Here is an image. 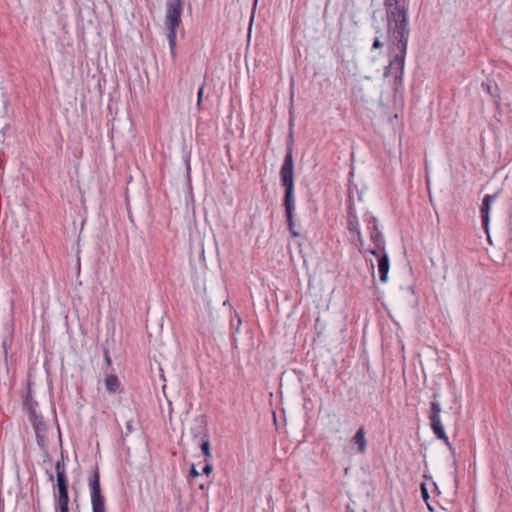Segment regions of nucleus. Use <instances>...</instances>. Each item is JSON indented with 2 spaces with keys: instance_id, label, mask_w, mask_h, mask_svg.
Instances as JSON below:
<instances>
[{
  "instance_id": "nucleus-1",
  "label": "nucleus",
  "mask_w": 512,
  "mask_h": 512,
  "mask_svg": "<svg viewBox=\"0 0 512 512\" xmlns=\"http://www.w3.org/2000/svg\"><path fill=\"white\" fill-rule=\"evenodd\" d=\"M407 10L396 5L388 14L389 64H404L407 47Z\"/></svg>"
},
{
  "instance_id": "nucleus-2",
  "label": "nucleus",
  "mask_w": 512,
  "mask_h": 512,
  "mask_svg": "<svg viewBox=\"0 0 512 512\" xmlns=\"http://www.w3.org/2000/svg\"><path fill=\"white\" fill-rule=\"evenodd\" d=\"M280 177L282 185L285 188L284 206L288 228L293 237H298L300 234L295 230L293 221V212L295 209L294 164L292 154L290 152L285 156L283 165L280 170Z\"/></svg>"
},
{
  "instance_id": "nucleus-3",
  "label": "nucleus",
  "mask_w": 512,
  "mask_h": 512,
  "mask_svg": "<svg viewBox=\"0 0 512 512\" xmlns=\"http://www.w3.org/2000/svg\"><path fill=\"white\" fill-rule=\"evenodd\" d=\"M183 11L182 0H167L165 25L168 29V41L171 48L175 45L176 29L181 23V14Z\"/></svg>"
},
{
  "instance_id": "nucleus-4",
  "label": "nucleus",
  "mask_w": 512,
  "mask_h": 512,
  "mask_svg": "<svg viewBox=\"0 0 512 512\" xmlns=\"http://www.w3.org/2000/svg\"><path fill=\"white\" fill-rule=\"evenodd\" d=\"M55 470L58 490V497L55 500L56 509L60 512H69L68 478L66 466L62 460L56 462Z\"/></svg>"
},
{
  "instance_id": "nucleus-5",
  "label": "nucleus",
  "mask_w": 512,
  "mask_h": 512,
  "mask_svg": "<svg viewBox=\"0 0 512 512\" xmlns=\"http://www.w3.org/2000/svg\"><path fill=\"white\" fill-rule=\"evenodd\" d=\"M437 394L435 393L434 394V399L437 398ZM442 409H441V405L439 403V401L437 400H434L431 402L430 404V411H429V420H430V426H431V429L433 431V433L435 434V436L440 439V440H443L444 443L448 446L449 449L452 448L450 442H449V439L445 433V430H444V427H443V424H442V421H441V417H440V413H441Z\"/></svg>"
},
{
  "instance_id": "nucleus-6",
  "label": "nucleus",
  "mask_w": 512,
  "mask_h": 512,
  "mask_svg": "<svg viewBox=\"0 0 512 512\" xmlns=\"http://www.w3.org/2000/svg\"><path fill=\"white\" fill-rule=\"evenodd\" d=\"M364 221L369 230L370 240L374 244V247L369 252L374 256H378L381 252L385 251V239L378 228V220L372 214L367 213Z\"/></svg>"
},
{
  "instance_id": "nucleus-7",
  "label": "nucleus",
  "mask_w": 512,
  "mask_h": 512,
  "mask_svg": "<svg viewBox=\"0 0 512 512\" xmlns=\"http://www.w3.org/2000/svg\"><path fill=\"white\" fill-rule=\"evenodd\" d=\"M89 489L92 512H107L105 506V497L101 492L100 475L96 470L92 473L89 479Z\"/></svg>"
},
{
  "instance_id": "nucleus-8",
  "label": "nucleus",
  "mask_w": 512,
  "mask_h": 512,
  "mask_svg": "<svg viewBox=\"0 0 512 512\" xmlns=\"http://www.w3.org/2000/svg\"><path fill=\"white\" fill-rule=\"evenodd\" d=\"M347 230L349 233V241L362 252L364 240L360 230L358 217L354 208L350 207L347 212Z\"/></svg>"
},
{
  "instance_id": "nucleus-9",
  "label": "nucleus",
  "mask_w": 512,
  "mask_h": 512,
  "mask_svg": "<svg viewBox=\"0 0 512 512\" xmlns=\"http://www.w3.org/2000/svg\"><path fill=\"white\" fill-rule=\"evenodd\" d=\"M496 198V195H486L482 201V206L480 209L481 212V219H482V226L485 229L486 233L489 232V212H490V206L492 201Z\"/></svg>"
},
{
  "instance_id": "nucleus-10",
  "label": "nucleus",
  "mask_w": 512,
  "mask_h": 512,
  "mask_svg": "<svg viewBox=\"0 0 512 512\" xmlns=\"http://www.w3.org/2000/svg\"><path fill=\"white\" fill-rule=\"evenodd\" d=\"M378 271L380 281L385 283L388 280V272H389V257L387 253L381 252L378 256Z\"/></svg>"
},
{
  "instance_id": "nucleus-11",
  "label": "nucleus",
  "mask_w": 512,
  "mask_h": 512,
  "mask_svg": "<svg viewBox=\"0 0 512 512\" xmlns=\"http://www.w3.org/2000/svg\"><path fill=\"white\" fill-rule=\"evenodd\" d=\"M104 383H105V388L106 390L110 393V394H115L117 393L118 391H120V381L118 379V377L114 374H111V375H107L105 380H104Z\"/></svg>"
},
{
  "instance_id": "nucleus-12",
  "label": "nucleus",
  "mask_w": 512,
  "mask_h": 512,
  "mask_svg": "<svg viewBox=\"0 0 512 512\" xmlns=\"http://www.w3.org/2000/svg\"><path fill=\"white\" fill-rule=\"evenodd\" d=\"M352 442L358 447V451L360 453H364L366 451L365 429L363 427H360L357 430L352 438Z\"/></svg>"
},
{
  "instance_id": "nucleus-13",
  "label": "nucleus",
  "mask_w": 512,
  "mask_h": 512,
  "mask_svg": "<svg viewBox=\"0 0 512 512\" xmlns=\"http://www.w3.org/2000/svg\"><path fill=\"white\" fill-rule=\"evenodd\" d=\"M31 417H32V425H33V429H34L35 434L46 433L47 432V426H46L43 418L40 417V416L35 415L34 411L31 412Z\"/></svg>"
},
{
  "instance_id": "nucleus-14",
  "label": "nucleus",
  "mask_w": 512,
  "mask_h": 512,
  "mask_svg": "<svg viewBox=\"0 0 512 512\" xmlns=\"http://www.w3.org/2000/svg\"><path fill=\"white\" fill-rule=\"evenodd\" d=\"M191 434L194 437H199L203 435L204 439L207 437L206 435V426L203 421H200L195 427L191 428Z\"/></svg>"
},
{
  "instance_id": "nucleus-15",
  "label": "nucleus",
  "mask_w": 512,
  "mask_h": 512,
  "mask_svg": "<svg viewBox=\"0 0 512 512\" xmlns=\"http://www.w3.org/2000/svg\"><path fill=\"white\" fill-rule=\"evenodd\" d=\"M201 450L205 456V460L207 461L208 459L211 458V452H210V442H209V439L208 437H206L202 443H201Z\"/></svg>"
},
{
  "instance_id": "nucleus-16",
  "label": "nucleus",
  "mask_w": 512,
  "mask_h": 512,
  "mask_svg": "<svg viewBox=\"0 0 512 512\" xmlns=\"http://www.w3.org/2000/svg\"><path fill=\"white\" fill-rule=\"evenodd\" d=\"M38 445L44 449L47 445V432L41 434H35Z\"/></svg>"
},
{
  "instance_id": "nucleus-17",
  "label": "nucleus",
  "mask_w": 512,
  "mask_h": 512,
  "mask_svg": "<svg viewBox=\"0 0 512 512\" xmlns=\"http://www.w3.org/2000/svg\"><path fill=\"white\" fill-rule=\"evenodd\" d=\"M255 13H256V0H253L252 8H251V19H250V24H249V29H248V39L249 40L251 39L252 25H253Z\"/></svg>"
},
{
  "instance_id": "nucleus-18",
  "label": "nucleus",
  "mask_w": 512,
  "mask_h": 512,
  "mask_svg": "<svg viewBox=\"0 0 512 512\" xmlns=\"http://www.w3.org/2000/svg\"><path fill=\"white\" fill-rule=\"evenodd\" d=\"M126 433L130 434L134 431V421L133 419H129L125 423Z\"/></svg>"
},
{
  "instance_id": "nucleus-19",
  "label": "nucleus",
  "mask_w": 512,
  "mask_h": 512,
  "mask_svg": "<svg viewBox=\"0 0 512 512\" xmlns=\"http://www.w3.org/2000/svg\"><path fill=\"white\" fill-rule=\"evenodd\" d=\"M203 92H204V85L200 86L198 93H197V106L198 107H200V105H201Z\"/></svg>"
},
{
  "instance_id": "nucleus-20",
  "label": "nucleus",
  "mask_w": 512,
  "mask_h": 512,
  "mask_svg": "<svg viewBox=\"0 0 512 512\" xmlns=\"http://www.w3.org/2000/svg\"><path fill=\"white\" fill-rule=\"evenodd\" d=\"M240 325H241L240 317L236 316V323H234V319H231V327L235 326L236 331L239 330Z\"/></svg>"
},
{
  "instance_id": "nucleus-21",
  "label": "nucleus",
  "mask_w": 512,
  "mask_h": 512,
  "mask_svg": "<svg viewBox=\"0 0 512 512\" xmlns=\"http://www.w3.org/2000/svg\"><path fill=\"white\" fill-rule=\"evenodd\" d=\"M189 475L191 477H198L200 475L194 464H192L190 467Z\"/></svg>"
},
{
  "instance_id": "nucleus-22",
  "label": "nucleus",
  "mask_w": 512,
  "mask_h": 512,
  "mask_svg": "<svg viewBox=\"0 0 512 512\" xmlns=\"http://www.w3.org/2000/svg\"><path fill=\"white\" fill-rule=\"evenodd\" d=\"M213 470V466L210 463H206V465L203 467V473L206 475H209Z\"/></svg>"
},
{
  "instance_id": "nucleus-23",
  "label": "nucleus",
  "mask_w": 512,
  "mask_h": 512,
  "mask_svg": "<svg viewBox=\"0 0 512 512\" xmlns=\"http://www.w3.org/2000/svg\"><path fill=\"white\" fill-rule=\"evenodd\" d=\"M381 46H382V42H381L378 38H376V39L374 40V42H373V48H374V49H378V48H380Z\"/></svg>"
},
{
  "instance_id": "nucleus-24",
  "label": "nucleus",
  "mask_w": 512,
  "mask_h": 512,
  "mask_svg": "<svg viewBox=\"0 0 512 512\" xmlns=\"http://www.w3.org/2000/svg\"><path fill=\"white\" fill-rule=\"evenodd\" d=\"M421 491H422L423 498L425 500H427L429 498V495H428L427 489L425 488L424 485L421 486Z\"/></svg>"
},
{
  "instance_id": "nucleus-25",
  "label": "nucleus",
  "mask_w": 512,
  "mask_h": 512,
  "mask_svg": "<svg viewBox=\"0 0 512 512\" xmlns=\"http://www.w3.org/2000/svg\"><path fill=\"white\" fill-rule=\"evenodd\" d=\"M486 89H487V92L490 93L491 95H493V92H492V86L490 84H486Z\"/></svg>"
},
{
  "instance_id": "nucleus-26",
  "label": "nucleus",
  "mask_w": 512,
  "mask_h": 512,
  "mask_svg": "<svg viewBox=\"0 0 512 512\" xmlns=\"http://www.w3.org/2000/svg\"><path fill=\"white\" fill-rule=\"evenodd\" d=\"M399 71L400 73L402 74L403 73V65H400V66H395Z\"/></svg>"
},
{
  "instance_id": "nucleus-27",
  "label": "nucleus",
  "mask_w": 512,
  "mask_h": 512,
  "mask_svg": "<svg viewBox=\"0 0 512 512\" xmlns=\"http://www.w3.org/2000/svg\"><path fill=\"white\" fill-rule=\"evenodd\" d=\"M106 362H107L108 364H110V358H109V356H107V355H106Z\"/></svg>"
},
{
  "instance_id": "nucleus-28",
  "label": "nucleus",
  "mask_w": 512,
  "mask_h": 512,
  "mask_svg": "<svg viewBox=\"0 0 512 512\" xmlns=\"http://www.w3.org/2000/svg\"><path fill=\"white\" fill-rule=\"evenodd\" d=\"M49 479H50L51 481H53V479H54L53 474H50V475H49Z\"/></svg>"
}]
</instances>
